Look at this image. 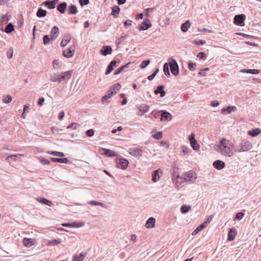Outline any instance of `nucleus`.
<instances>
[{"label": "nucleus", "mask_w": 261, "mask_h": 261, "mask_svg": "<svg viewBox=\"0 0 261 261\" xmlns=\"http://www.w3.org/2000/svg\"><path fill=\"white\" fill-rule=\"evenodd\" d=\"M217 151L222 155L231 157L234 154V145L230 140L223 138L220 140L219 143L217 145Z\"/></svg>", "instance_id": "nucleus-1"}, {"label": "nucleus", "mask_w": 261, "mask_h": 261, "mask_svg": "<svg viewBox=\"0 0 261 261\" xmlns=\"http://www.w3.org/2000/svg\"><path fill=\"white\" fill-rule=\"evenodd\" d=\"M252 148L251 143L247 140H243L240 143L239 149L237 151L239 152L246 151Z\"/></svg>", "instance_id": "nucleus-2"}, {"label": "nucleus", "mask_w": 261, "mask_h": 261, "mask_svg": "<svg viewBox=\"0 0 261 261\" xmlns=\"http://www.w3.org/2000/svg\"><path fill=\"white\" fill-rule=\"evenodd\" d=\"M65 78V73H56L51 75L50 80L51 81L55 83H60L62 80H64Z\"/></svg>", "instance_id": "nucleus-3"}, {"label": "nucleus", "mask_w": 261, "mask_h": 261, "mask_svg": "<svg viewBox=\"0 0 261 261\" xmlns=\"http://www.w3.org/2000/svg\"><path fill=\"white\" fill-rule=\"evenodd\" d=\"M117 167L120 169L124 170L128 165V161L125 159L120 158L116 160Z\"/></svg>", "instance_id": "nucleus-4"}, {"label": "nucleus", "mask_w": 261, "mask_h": 261, "mask_svg": "<svg viewBox=\"0 0 261 261\" xmlns=\"http://www.w3.org/2000/svg\"><path fill=\"white\" fill-rule=\"evenodd\" d=\"M169 65L171 73L175 75H178L179 69L176 61L174 59H171V62H169Z\"/></svg>", "instance_id": "nucleus-5"}, {"label": "nucleus", "mask_w": 261, "mask_h": 261, "mask_svg": "<svg viewBox=\"0 0 261 261\" xmlns=\"http://www.w3.org/2000/svg\"><path fill=\"white\" fill-rule=\"evenodd\" d=\"M189 140L190 142L191 147L194 150H198L199 149V145L195 140V135L194 134H192L190 136H189Z\"/></svg>", "instance_id": "nucleus-6"}, {"label": "nucleus", "mask_w": 261, "mask_h": 261, "mask_svg": "<svg viewBox=\"0 0 261 261\" xmlns=\"http://www.w3.org/2000/svg\"><path fill=\"white\" fill-rule=\"evenodd\" d=\"M149 109V106L146 104H142L139 105L137 107V109L138 110L137 115H142L147 112L148 111Z\"/></svg>", "instance_id": "nucleus-7"}, {"label": "nucleus", "mask_w": 261, "mask_h": 261, "mask_svg": "<svg viewBox=\"0 0 261 261\" xmlns=\"http://www.w3.org/2000/svg\"><path fill=\"white\" fill-rule=\"evenodd\" d=\"M99 152L101 154L106 155L108 157L117 156L118 155L117 153L116 152L103 148L99 149Z\"/></svg>", "instance_id": "nucleus-8"}, {"label": "nucleus", "mask_w": 261, "mask_h": 261, "mask_svg": "<svg viewBox=\"0 0 261 261\" xmlns=\"http://www.w3.org/2000/svg\"><path fill=\"white\" fill-rule=\"evenodd\" d=\"M162 171L160 169L155 170L152 174V181L153 182H156L159 180L161 176L162 175Z\"/></svg>", "instance_id": "nucleus-9"}, {"label": "nucleus", "mask_w": 261, "mask_h": 261, "mask_svg": "<svg viewBox=\"0 0 261 261\" xmlns=\"http://www.w3.org/2000/svg\"><path fill=\"white\" fill-rule=\"evenodd\" d=\"M197 178L196 174L193 171H189L187 172L185 177V180L189 181H193L196 179Z\"/></svg>", "instance_id": "nucleus-10"}, {"label": "nucleus", "mask_w": 261, "mask_h": 261, "mask_svg": "<svg viewBox=\"0 0 261 261\" xmlns=\"http://www.w3.org/2000/svg\"><path fill=\"white\" fill-rule=\"evenodd\" d=\"M23 156V154H17L15 155H9L6 158V161L11 163V162L16 161L17 159L20 160L21 158Z\"/></svg>", "instance_id": "nucleus-11"}, {"label": "nucleus", "mask_w": 261, "mask_h": 261, "mask_svg": "<svg viewBox=\"0 0 261 261\" xmlns=\"http://www.w3.org/2000/svg\"><path fill=\"white\" fill-rule=\"evenodd\" d=\"M237 110V108L235 106H229L227 108H223L221 110V113L223 115H226L227 114H230L232 112H234Z\"/></svg>", "instance_id": "nucleus-12"}, {"label": "nucleus", "mask_w": 261, "mask_h": 261, "mask_svg": "<svg viewBox=\"0 0 261 261\" xmlns=\"http://www.w3.org/2000/svg\"><path fill=\"white\" fill-rule=\"evenodd\" d=\"M214 167L218 170H221L225 167V164L223 161L216 160L213 163Z\"/></svg>", "instance_id": "nucleus-13"}, {"label": "nucleus", "mask_w": 261, "mask_h": 261, "mask_svg": "<svg viewBox=\"0 0 261 261\" xmlns=\"http://www.w3.org/2000/svg\"><path fill=\"white\" fill-rule=\"evenodd\" d=\"M245 18L244 15H237L234 17V23L237 24H241L243 22Z\"/></svg>", "instance_id": "nucleus-14"}, {"label": "nucleus", "mask_w": 261, "mask_h": 261, "mask_svg": "<svg viewBox=\"0 0 261 261\" xmlns=\"http://www.w3.org/2000/svg\"><path fill=\"white\" fill-rule=\"evenodd\" d=\"M237 236V231L234 228H231L229 230L228 234V240L229 241H232L234 240Z\"/></svg>", "instance_id": "nucleus-15"}, {"label": "nucleus", "mask_w": 261, "mask_h": 261, "mask_svg": "<svg viewBox=\"0 0 261 261\" xmlns=\"http://www.w3.org/2000/svg\"><path fill=\"white\" fill-rule=\"evenodd\" d=\"M151 27V24L149 22L148 19H146L145 22H143L142 24L138 27L139 30H146Z\"/></svg>", "instance_id": "nucleus-16"}, {"label": "nucleus", "mask_w": 261, "mask_h": 261, "mask_svg": "<svg viewBox=\"0 0 261 261\" xmlns=\"http://www.w3.org/2000/svg\"><path fill=\"white\" fill-rule=\"evenodd\" d=\"M51 37L50 39L51 40H55L57 38L59 34V30L57 27H54L51 31Z\"/></svg>", "instance_id": "nucleus-17"}, {"label": "nucleus", "mask_w": 261, "mask_h": 261, "mask_svg": "<svg viewBox=\"0 0 261 261\" xmlns=\"http://www.w3.org/2000/svg\"><path fill=\"white\" fill-rule=\"evenodd\" d=\"M117 67V61L116 60H112L110 65L108 66L107 70L106 72V74L107 75L111 72L114 69V67Z\"/></svg>", "instance_id": "nucleus-18"}, {"label": "nucleus", "mask_w": 261, "mask_h": 261, "mask_svg": "<svg viewBox=\"0 0 261 261\" xmlns=\"http://www.w3.org/2000/svg\"><path fill=\"white\" fill-rule=\"evenodd\" d=\"M112 49L110 46H103L100 50V53L103 56L111 54Z\"/></svg>", "instance_id": "nucleus-19"}, {"label": "nucleus", "mask_w": 261, "mask_h": 261, "mask_svg": "<svg viewBox=\"0 0 261 261\" xmlns=\"http://www.w3.org/2000/svg\"><path fill=\"white\" fill-rule=\"evenodd\" d=\"M207 226V222H204L199 226H198L192 232V235H196L199 232L201 231L203 229L205 228Z\"/></svg>", "instance_id": "nucleus-20"}, {"label": "nucleus", "mask_w": 261, "mask_h": 261, "mask_svg": "<svg viewBox=\"0 0 261 261\" xmlns=\"http://www.w3.org/2000/svg\"><path fill=\"white\" fill-rule=\"evenodd\" d=\"M58 0H54L50 2L46 1L43 3V4L48 9H51L55 8L56 4L58 3Z\"/></svg>", "instance_id": "nucleus-21"}, {"label": "nucleus", "mask_w": 261, "mask_h": 261, "mask_svg": "<svg viewBox=\"0 0 261 261\" xmlns=\"http://www.w3.org/2000/svg\"><path fill=\"white\" fill-rule=\"evenodd\" d=\"M155 220L154 218L151 217L146 222L145 226L147 228H153L155 225Z\"/></svg>", "instance_id": "nucleus-22"}, {"label": "nucleus", "mask_w": 261, "mask_h": 261, "mask_svg": "<svg viewBox=\"0 0 261 261\" xmlns=\"http://www.w3.org/2000/svg\"><path fill=\"white\" fill-rule=\"evenodd\" d=\"M164 87L163 85H160L157 87L156 90L154 91V94L157 95L159 93L161 94V97H164L165 94L166 92L164 91Z\"/></svg>", "instance_id": "nucleus-23"}, {"label": "nucleus", "mask_w": 261, "mask_h": 261, "mask_svg": "<svg viewBox=\"0 0 261 261\" xmlns=\"http://www.w3.org/2000/svg\"><path fill=\"white\" fill-rule=\"evenodd\" d=\"M142 151L139 148H134L130 151V154L135 156H140L142 155Z\"/></svg>", "instance_id": "nucleus-24"}, {"label": "nucleus", "mask_w": 261, "mask_h": 261, "mask_svg": "<svg viewBox=\"0 0 261 261\" xmlns=\"http://www.w3.org/2000/svg\"><path fill=\"white\" fill-rule=\"evenodd\" d=\"M84 225L83 222H74L71 223H66V227H81Z\"/></svg>", "instance_id": "nucleus-25"}, {"label": "nucleus", "mask_w": 261, "mask_h": 261, "mask_svg": "<svg viewBox=\"0 0 261 261\" xmlns=\"http://www.w3.org/2000/svg\"><path fill=\"white\" fill-rule=\"evenodd\" d=\"M261 133V129L259 128H253L248 132V134L252 137H255Z\"/></svg>", "instance_id": "nucleus-26"}, {"label": "nucleus", "mask_w": 261, "mask_h": 261, "mask_svg": "<svg viewBox=\"0 0 261 261\" xmlns=\"http://www.w3.org/2000/svg\"><path fill=\"white\" fill-rule=\"evenodd\" d=\"M23 243L25 246L30 247L34 244V240L32 239L24 238L23 239Z\"/></svg>", "instance_id": "nucleus-27"}, {"label": "nucleus", "mask_w": 261, "mask_h": 261, "mask_svg": "<svg viewBox=\"0 0 261 261\" xmlns=\"http://www.w3.org/2000/svg\"><path fill=\"white\" fill-rule=\"evenodd\" d=\"M75 45H71V46H70L68 48V51L66 53V58H69V57H71L72 56H73V55H74V52H75Z\"/></svg>", "instance_id": "nucleus-28"}, {"label": "nucleus", "mask_w": 261, "mask_h": 261, "mask_svg": "<svg viewBox=\"0 0 261 261\" xmlns=\"http://www.w3.org/2000/svg\"><path fill=\"white\" fill-rule=\"evenodd\" d=\"M172 118L171 115L167 112H164L162 114L161 116V120H166L169 121L171 120Z\"/></svg>", "instance_id": "nucleus-29"}, {"label": "nucleus", "mask_w": 261, "mask_h": 261, "mask_svg": "<svg viewBox=\"0 0 261 261\" xmlns=\"http://www.w3.org/2000/svg\"><path fill=\"white\" fill-rule=\"evenodd\" d=\"M87 254L85 252L80 253L79 255L74 256L73 261H83Z\"/></svg>", "instance_id": "nucleus-30"}, {"label": "nucleus", "mask_w": 261, "mask_h": 261, "mask_svg": "<svg viewBox=\"0 0 261 261\" xmlns=\"http://www.w3.org/2000/svg\"><path fill=\"white\" fill-rule=\"evenodd\" d=\"M37 200L38 202L47 205L48 206H51L53 205V203L51 201L48 200L47 199L44 198L39 197L37 198Z\"/></svg>", "instance_id": "nucleus-31"}, {"label": "nucleus", "mask_w": 261, "mask_h": 261, "mask_svg": "<svg viewBox=\"0 0 261 261\" xmlns=\"http://www.w3.org/2000/svg\"><path fill=\"white\" fill-rule=\"evenodd\" d=\"M191 22L189 20H187L186 22L184 23L181 27V30L182 32H186L188 31V29L190 27Z\"/></svg>", "instance_id": "nucleus-32"}, {"label": "nucleus", "mask_w": 261, "mask_h": 261, "mask_svg": "<svg viewBox=\"0 0 261 261\" xmlns=\"http://www.w3.org/2000/svg\"><path fill=\"white\" fill-rule=\"evenodd\" d=\"M240 72L243 73H251L256 74L259 73V70L258 69H242L240 70Z\"/></svg>", "instance_id": "nucleus-33"}, {"label": "nucleus", "mask_w": 261, "mask_h": 261, "mask_svg": "<svg viewBox=\"0 0 261 261\" xmlns=\"http://www.w3.org/2000/svg\"><path fill=\"white\" fill-rule=\"evenodd\" d=\"M112 13L111 14L115 17H117L119 12H120V8L119 7L116 6L113 7H112Z\"/></svg>", "instance_id": "nucleus-34"}, {"label": "nucleus", "mask_w": 261, "mask_h": 261, "mask_svg": "<svg viewBox=\"0 0 261 261\" xmlns=\"http://www.w3.org/2000/svg\"><path fill=\"white\" fill-rule=\"evenodd\" d=\"M46 11L43 10L42 8H39L37 12V16L38 17H43L46 15Z\"/></svg>", "instance_id": "nucleus-35"}, {"label": "nucleus", "mask_w": 261, "mask_h": 261, "mask_svg": "<svg viewBox=\"0 0 261 261\" xmlns=\"http://www.w3.org/2000/svg\"><path fill=\"white\" fill-rule=\"evenodd\" d=\"M12 100V97L10 95H3L2 97V101L5 103H9Z\"/></svg>", "instance_id": "nucleus-36"}, {"label": "nucleus", "mask_w": 261, "mask_h": 261, "mask_svg": "<svg viewBox=\"0 0 261 261\" xmlns=\"http://www.w3.org/2000/svg\"><path fill=\"white\" fill-rule=\"evenodd\" d=\"M14 28L12 23H10L8 24L5 29V32L7 33H10L13 31Z\"/></svg>", "instance_id": "nucleus-37"}, {"label": "nucleus", "mask_w": 261, "mask_h": 261, "mask_svg": "<svg viewBox=\"0 0 261 261\" xmlns=\"http://www.w3.org/2000/svg\"><path fill=\"white\" fill-rule=\"evenodd\" d=\"M9 16L8 14L3 15L0 18V23H7L9 20Z\"/></svg>", "instance_id": "nucleus-38"}, {"label": "nucleus", "mask_w": 261, "mask_h": 261, "mask_svg": "<svg viewBox=\"0 0 261 261\" xmlns=\"http://www.w3.org/2000/svg\"><path fill=\"white\" fill-rule=\"evenodd\" d=\"M191 208L190 205H182L180 208V211L182 213H186L189 212Z\"/></svg>", "instance_id": "nucleus-39"}, {"label": "nucleus", "mask_w": 261, "mask_h": 261, "mask_svg": "<svg viewBox=\"0 0 261 261\" xmlns=\"http://www.w3.org/2000/svg\"><path fill=\"white\" fill-rule=\"evenodd\" d=\"M77 8L74 5H71L69 7V12L71 14H75L77 13Z\"/></svg>", "instance_id": "nucleus-40"}, {"label": "nucleus", "mask_w": 261, "mask_h": 261, "mask_svg": "<svg viewBox=\"0 0 261 261\" xmlns=\"http://www.w3.org/2000/svg\"><path fill=\"white\" fill-rule=\"evenodd\" d=\"M47 153L48 154H51V155H55V156H60V157H64V153L61 152L51 151H48Z\"/></svg>", "instance_id": "nucleus-41"}, {"label": "nucleus", "mask_w": 261, "mask_h": 261, "mask_svg": "<svg viewBox=\"0 0 261 261\" xmlns=\"http://www.w3.org/2000/svg\"><path fill=\"white\" fill-rule=\"evenodd\" d=\"M120 88L121 85L120 84H114L111 88L113 92H115V93H116L120 89Z\"/></svg>", "instance_id": "nucleus-42"}, {"label": "nucleus", "mask_w": 261, "mask_h": 261, "mask_svg": "<svg viewBox=\"0 0 261 261\" xmlns=\"http://www.w3.org/2000/svg\"><path fill=\"white\" fill-rule=\"evenodd\" d=\"M57 9L61 13H64L65 10V2L63 3L60 4L58 7Z\"/></svg>", "instance_id": "nucleus-43"}, {"label": "nucleus", "mask_w": 261, "mask_h": 261, "mask_svg": "<svg viewBox=\"0 0 261 261\" xmlns=\"http://www.w3.org/2000/svg\"><path fill=\"white\" fill-rule=\"evenodd\" d=\"M130 63H128L127 64H125V65H123V66H121L119 68H118L115 72H114V74L115 75H117V74H118L119 73H120L123 70L126 68V67H128V65L130 64Z\"/></svg>", "instance_id": "nucleus-44"}, {"label": "nucleus", "mask_w": 261, "mask_h": 261, "mask_svg": "<svg viewBox=\"0 0 261 261\" xmlns=\"http://www.w3.org/2000/svg\"><path fill=\"white\" fill-rule=\"evenodd\" d=\"M50 160L53 162L65 163V158H51Z\"/></svg>", "instance_id": "nucleus-45"}, {"label": "nucleus", "mask_w": 261, "mask_h": 261, "mask_svg": "<svg viewBox=\"0 0 261 261\" xmlns=\"http://www.w3.org/2000/svg\"><path fill=\"white\" fill-rule=\"evenodd\" d=\"M163 70H164V73L166 75H167V76L170 75V72H169V66H168V64L167 63H165L164 65Z\"/></svg>", "instance_id": "nucleus-46"}, {"label": "nucleus", "mask_w": 261, "mask_h": 261, "mask_svg": "<svg viewBox=\"0 0 261 261\" xmlns=\"http://www.w3.org/2000/svg\"><path fill=\"white\" fill-rule=\"evenodd\" d=\"M88 203L90 205H99V206H101L102 207H103L104 206V204L101 203V202H98V201H95V200H92L90 202H88Z\"/></svg>", "instance_id": "nucleus-47"}, {"label": "nucleus", "mask_w": 261, "mask_h": 261, "mask_svg": "<svg viewBox=\"0 0 261 261\" xmlns=\"http://www.w3.org/2000/svg\"><path fill=\"white\" fill-rule=\"evenodd\" d=\"M163 134L162 132H159L152 135V137L155 139H161L162 138Z\"/></svg>", "instance_id": "nucleus-48"}, {"label": "nucleus", "mask_w": 261, "mask_h": 261, "mask_svg": "<svg viewBox=\"0 0 261 261\" xmlns=\"http://www.w3.org/2000/svg\"><path fill=\"white\" fill-rule=\"evenodd\" d=\"M150 63V60H144L142 62L141 64L140 65V67L141 68H145Z\"/></svg>", "instance_id": "nucleus-49"}, {"label": "nucleus", "mask_w": 261, "mask_h": 261, "mask_svg": "<svg viewBox=\"0 0 261 261\" xmlns=\"http://www.w3.org/2000/svg\"><path fill=\"white\" fill-rule=\"evenodd\" d=\"M196 64L195 63H193L192 62H189L188 63V67L189 69L191 71H194L196 68Z\"/></svg>", "instance_id": "nucleus-50"}, {"label": "nucleus", "mask_w": 261, "mask_h": 261, "mask_svg": "<svg viewBox=\"0 0 261 261\" xmlns=\"http://www.w3.org/2000/svg\"><path fill=\"white\" fill-rule=\"evenodd\" d=\"M184 181L182 177L179 176H177L175 178L173 179V182L175 184L181 183Z\"/></svg>", "instance_id": "nucleus-51"}, {"label": "nucleus", "mask_w": 261, "mask_h": 261, "mask_svg": "<svg viewBox=\"0 0 261 261\" xmlns=\"http://www.w3.org/2000/svg\"><path fill=\"white\" fill-rule=\"evenodd\" d=\"M188 152V148L186 147L182 146L181 147V150L180 153V155H185Z\"/></svg>", "instance_id": "nucleus-52"}, {"label": "nucleus", "mask_w": 261, "mask_h": 261, "mask_svg": "<svg viewBox=\"0 0 261 261\" xmlns=\"http://www.w3.org/2000/svg\"><path fill=\"white\" fill-rule=\"evenodd\" d=\"M54 68L58 69L60 68V61L58 60H55L53 62Z\"/></svg>", "instance_id": "nucleus-53"}, {"label": "nucleus", "mask_w": 261, "mask_h": 261, "mask_svg": "<svg viewBox=\"0 0 261 261\" xmlns=\"http://www.w3.org/2000/svg\"><path fill=\"white\" fill-rule=\"evenodd\" d=\"M13 48H10V49H8V50L7 53V58L9 59H11L13 57Z\"/></svg>", "instance_id": "nucleus-54"}, {"label": "nucleus", "mask_w": 261, "mask_h": 261, "mask_svg": "<svg viewBox=\"0 0 261 261\" xmlns=\"http://www.w3.org/2000/svg\"><path fill=\"white\" fill-rule=\"evenodd\" d=\"M79 126V124L77 123H72L67 126V128H72L73 129H76Z\"/></svg>", "instance_id": "nucleus-55"}, {"label": "nucleus", "mask_w": 261, "mask_h": 261, "mask_svg": "<svg viewBox=\"0 0 261 261\" xmlns=\"http://www.w3.org/2000/svg\"><path fill=\"white\" fill-rule=\"evenodd\" d=\"M205 43V41L203 40H195L193 42V43L196 45H203Z\"/></svg>", "instance_id": "nucleus-56"}, {"label": "nucleus", "mask_w": 261, "mask_h": 261, "mask_svg": "<svg viewBox=\"0 0 261 261\" xmlns=\"http://www.w3.org/2000/svg\"><path fill=\"white\" fill-rule=\"evenodd\" d=\"M43 43L44 44H47V43H48L50 41V39H49L48 35H45L43 37Z\"/></svg>", "instance_id": "nucleus-57"}, {"label": "nucleus", "mask_w": 261, "mask_h": 261, "mask_svg": "<svg viewBox=\"0 0 261 261\" xmlns=\"http://www.w3.org/2000/svg\"><path fill=\"white\" fill-rule=\"evenodd\" d=\"M80 4L81 6L87 5L89 4V0H80Z\"/></svg>", "instance_id": "nucleus-58"}, {"label": "nucleus", "mask_w": 261, "mask_h": 261, "mask_svg": "<svg viewBox=\"0 0 261 261\" xmlns=\"http://www.w3.org/2000/svg\"><path fill=\"white\" fill-rule=\"evenodd\" d=\"M115 92H113L112 89L110 88L107 92V95L109 96V97H111L115 94Z\"/></svg>", "instance_id": "nucleus-59"}, {"label": "nucleus", "mask_w": 261, "mask_h": 261, "mask_svg": "<svg viewBox=\"0 0 261 261\" xmlns=\"http://www.w3.org/2000/svg\"><path fill=\"white\" fill-rule=\"evenodd\" d=\"M94 131L92 129H89L87 131L86 134L89 137H92L94 135Z\"/></svg>", "instance_id": "nucleus-60"}, {"label": "nucleus", "mask_w": 261, "mask_h": 261, "mask_svg": "<svg viewBox=\"0 0 261 261\" xmlns=\"http://www.w3.org/2000/svg\"><path fill=\"white\" fill-rule=\"evenodd\" d=\"M243 216L244 214L242 213H238L236 216V218L238 220H241V219L243 218Z\"/></svg>", "instance_id": "nucleus-61"}, {"label": "nucleus", "mask_w": 261, "mask_h": 261, "mask_svg": "<svg viewBox=\"0 0 261 261\" xmlns=\"http://www.w3.org/2000/svg\"><path fill=\"white\" fill-rule=\"evenodd\" d=\"M219 105V102L218 100H214L211 101V106L212 107H217Z\"/></svg>", "instance_id": "nucleus-62"}, {"label": "nucleus", "mask_w": 261, "mask_h": 261, "mask_svg": "<svg viewBox=\"0 0 261 261\" xmlns=\"http://www.w3.org/2000/svg\"><path fill=\"white\" fill-rule=\"evenodd\" d=\"M64 117V111L61 112L58 116V119L59 120H62Z\"/></svg>", "instance_id": "nucleus-63"}, {"label": "nucleus", "mask_w": 261, "mask_h": 261, "mask_svg": "<svg viewBox=\"0 0 261 261\" xmlns=\"http://www.w3.org/2000/svg\"><path fill=\"white\" fill-rule=\"evenodd\" d=\"M44 101V98L43 97L40 98L38 101V105L41 106Z\"/></svg>", "instance_id": "nucleus-64"}]
</instances>
